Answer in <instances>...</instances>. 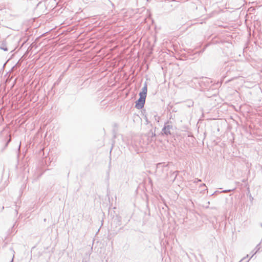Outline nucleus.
Segmentation results:
<instances>
[{
  "label": "nucleus",
  "mask_w": 262,
  "mask_h": 262,
  "mask_svg": "<svg viewBox=\"0 0 262 262\" xmlns=\"http://www.w3.org/2000/svg\"><path fill=\"white\" fill-rule=\"evenodd\" d=\"M145 136L147 138V144H148V143L150 142L155 140L156 134L155 132H152L151 129L147 133Z\"/></svg>",
  "instance_id": "nucleus-2"
},
{
  "label": "nucleus",
  "mask_w": 262,
  "mask_h": 262,
  "mask_svg": "<svg viewBox=\"0 0 262 262\" xmlns=\"http://www.w3.org/2000/svg\"><path fill=\"white\" fill-rule=\"evenodd\" d=\"M147 91V85L145 84V85L142 89V92H141L139 94L140 96H142L146 97Z\"/></svg>",
  "instance_id": "nucleus-4"
},
{
  "label": "nucleus",
  "mask_w": 262,
  "mask_h": 262,
  "mask_svg": "<svg viewBox=\"0 0 262 262\" xmlns=\"http://www.w3.org/2000/svg\"><path fill=\"white\" fill-rule=\"evenodd\" d=\"M261 227H262V224L261 225Z\"/></svg>",
  "instance_id": "nucleus-17"
},
{
  "label": "nucleus",
  "mask_w": 262,
  "mask_h": 262,
  "mask_svg": "<svg viewBox=\"0 0 262 262\" xmlns=\"http://www.w3.org/2000/svg\"><path fill=\"white\" fill-rule=\"evenodd\" d=\"M231 191V190L229 189V190H224V191H223V192H230Z\"/></svg>",
  "instance_id": "nucleus-8"
},
{
  "label": "nucleus",
  "mask_w": 262,
  "mask_h": 262,
  "mask_svg": "<svg viewBox=\"0 0 262 262\" xmlns=\"http://www.w3.org/2000/svg\"><path fill=\"white\" fill-rule=\"evenodd\" d=\"M193 102L191 100H189L187 102L185 103L184 105L188 106V107H190L192 106Z\"/></svg>",
  "instance_id": "nucleus-5"
},
{
  "label": "nucleus",
  "mask_w": 262,
  "mask_h": 262,
  "mask_svg": "<svg viewBox=\"0 0 262 262\" xmlns=\"http://www.w3.org/2000/svg\"><path fill=\"white\" fill-rule=\"evenodd\" d=\"M145 98V97L140 96V98L137 100L136 103V107L137 108L141 109L144 106Z\"/></svg>",
  "instance_id": "nucleus-1"
},
{
  "label": "nucleus",
  "mask_w": 262,
  "mask_h": 262,
  "mask_svg": "<svg viewBox=\"0 0 262 262\" xmlns=\"http://www.w3.org/2000/svg\"><path fill=\"white\" fill-rule=\"evenodd\" d=\"M256 253V252H255V253H254L253 254V255H252V256L250 257V258H252L253 257V255H254L255 254V253Z\"/></svg>",
  "instance_id": "nucleus-10"
},
{
  "label": "nucleus",
  "mask_w": 262,
  "mask_h": 262,
  "mask_svg": "<svg viewBox=\"0 0 262 262\" xmlns=\"http://www.w3.org/2000/svg\"><path fill=\"white\" fill-rule=\"evenodd\" d=\"M244 258H243L242 259L240 260L239 262L242 261V260Z\"/></svg>",
  "instance_id": "nucleus-16"
},
{
  "label": "nucleus",
  "mask_w": 262,
  "mask_h": 262,
  "mask_svg": "<svg viewBox=\"0 0 262 262\" xmlns=\"http://www.w3.org/2000/svg\"><path fill=\"white\" fill-rule=\"evenodd\" d=\"M0 49L5 51H7L8 50L5 45H4V43H3L2 46L0 47Z\"/></svg>",
  "instance_id": "nucleus-6"
},
{
  "label": "nucleus",
  "mask_w": 262,
  "mask_h": 262,
  "mask_svg": "<svg viewBox=\"0 0 262 262\" xmlns=\"http://www.w3.org/2000/svg\"><path fill=\"white\" fill-rule=\"evenodd\" d=\"M256 253V252H255V253H254L253 254V255H252V256L250 257V258H252L253 257V255H254L255 254V253Z\"/></svg>",
  "instance_id": "nucleus-9"
},
{
  "label": "nucleus",
  "mask_w": 262,
  "mask_h": 262,
  "mask_svg": "<svg viewBox=\"0 0 262 262\" xmlns=\"http://www.w3.org/2000/svg\"><path fill=\"white\" fill-rule=\"evenodd\" d=\"M256 253V252H255V253H254L253 254V255H252V256L250 257V258H252L253 257V255H254L255 254V253Z\"/></svg>",
  "instance_id": "nucleus-15"
},
{
  "label": "nucleus",
  "mask_w": 262,
  "mask_h": 262,
  "mask_svg": "<svg viewBox=\"0 0 262 262\" xmlns=\"http://www.w3.org/2000/svg\"><path fill=\"white\" fill-rule=\"evenodd\" d=\"M256 253V252H255V253H254L253 254V255H252V256L250 257V258H252L253 257V255H254L255 254V253Z\"/></svg>",
  "instance_id": "nucleus-11"
},
{
  "label": "nucleus",
  "mask_w": 262,
  "mask_h": 262,
  "mask_svg": "<svg viewBox=\"0 0 262 262\" xmlns=\"http://www.w3.org/2000/svg\"><path fill=\"white\" fill-rule=\"evenodd\" d=\"M256 253V252H255V253H254L253 254V255H252V256L250 257V258H252L253 257V255H254L255 254V253Z\"/></svg>",
  "instance_id": "nucleus-12"
},
{
  "label": "nucleus",
  "mask_w": 262,
  "mask_h": 262,
  "mask_svg": "<svg viewBox=\"0 0 262 262\" xmlns=\"http://www.w3.org/2000/svg\"><path fill=\"white\" fill-rule=\"evenodd\" d=\"M172 129V126L166 124L165 125L164 127L163 128L162 130V133L163 134H165L166 135H168L169 134H170V130Z\"/></svg>",
  "instance_id": "nucleus-3"
},
{
  "label": "nucleus",
  "mask_w": 262,
  "mask_h": 262,
  "mask_svg": "<svg viewBox=\"0 0 262 262\" xmlns=\"http://www.w3.org/2000/svg\"><path fill=\"white\" fill-rule=\"evenodd\" d=\"M259 245H257V246L256 247V252H257L260 249V247L259 246Z\"/></svg>",
  "instance_id": "nucleus-7"
},
{
  "label": "nucleus",
  "mask_w": 262,
  "mask_h": 262,
  "mask_svg": "<svg viewBox=\"0 0 262 262\" xmlns=\"http://www.w3.org/2000/svg\"><path fill=\"white\" fill-rule=\"evenodd\" d=\"M256 253V252H255V253H254L253 254V255H252V256L250 257V258H252L253 257V255H254L255 254V253Z\"/></svg>",
  "instance_id": "nucleus-14"
},
{
  "label": "nucleus",
  "mask_w": 262,
  "mask_h": 262,
  "mask_svg": "<svg viewBox=\"0 0 262 262\" xmlns=\"http://www.w3.org/2000/svg\"><path fill=\"white\" fill-rule=\"evenodd\" d=\"M256 253V252H255V253H254L253 254V255H252V256L250 257V258H252L253 257V255H254L255 254V253Z\"/></svg>",
  "instance_id": "nucleus-13"
}]
</instances>
